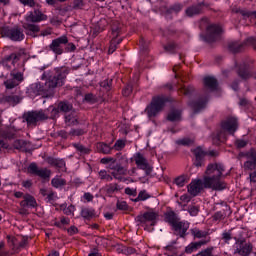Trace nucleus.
Returning a JSON list of instances; mask_svg holds the SVG:
<instances>
[{
  "instance_id": "f257e3e1",
  "label": "nucleus",
  "mask_w": 256,
  "mask_h": 256,
  "mask_svg": "<svg viewBox=\"0 0 256 256\" xmlns=\"http://www.w3.org/2000/svg\"><path fill=\"white\" fill-rule=\"evenodd\" d=\"M224 172L225 167L221 164H209L205 171L204 187L206 189H213L214 191H224V189H227V182L223 180Z\"/></svg>"
},
{
  "instance_id": "f03ea898",
  "label": "nucleus",
  "mask_w": 256,
  "mask_h": 256,
  "mask_svg": "<svg viewBox=\"0 0 256 256\" xmlns=\"http://www.w3.org/2000/svg\"><path fill=\"white\" fill-rule=\"evenodd\" d=\"M237 125L238 124L236 118H228L226 121L222 122V130L217 134L212 135V143L214 145H221V143H225V141H227V134L225 131L233 135V133L237 131Z\"/></svg>"
},
{
  "instance_id": "7ed1b4c3",
  "label": "nucleus",
  "mask_w": 256,
  "mask_h": 256,
  "mask_svg": "<svg viewBox=\"0 0 256 256\" xmlns=\"http://www.w3.org/2000/svg\"><path fill=\"white\" fill-rule=\"evenodd\" d=\"M169 99L165 96H154L152 98L151 103L146 107L145 113L148 115V117L151 119L153 117H157L161 111H163V108L165 107V103H167Z\"/></svg>"
},
{
  "instance_id": "20e7f679",
  "label": "nucleus",
  "mask_w": 256,
  "mask_h": 256,
  "mask_svg": "<svg viewBox=\"0 0 256 256\" xmlns=\"http://www.w3.org/2000/svg\"><path fill=\"white\" fill-rule=\"evenodd\" d=\"M68 73L66 68H58L56 75L46 81L44 91H51V89H55V87H63Z\"/></svg>"
},
{
  "instance_id": "39448f33",
  "label": "nucleus",
  "mask_w": 256,
  "mask_h": 256,
  "mask_svg": "<svg viewBox=\"0 0 256 256\" xmlns=\"http://www.w3.org/2000/svg\"><path fill=\"white\" fill-rule=\"evenodd\" d=\"M158 219L159 213L155 212L154 210L147 211L137 217V221L140 223V225H150L151 227L156 225Z\"/></svg>"
},
{
  "instance_id": "423d86ee",
  "label": "nucleus",
  "mask_w": 256,
  "mask_h": 256,
  "mask_svg": "<svg viewBox=\"0 0 256 256\" xmlns=\"http://www.w3.org/2000/svg\"><path fill=\"white\" fill-rule=\"evenodd\" d=\"M27 172L30 175H36V177H40V179H51V170L47 168H39L36 163H31L27 168Z\"/></svg>"
},
{
  "instance_id": "0eeeda50",
  "label": "nucleus",
  "mask_w": 256,
  "mask_h": 256,
  "mask_svg": "<svg viewBox=\"0 0 256 256\" xmlns=\"http://www.w3.org/2000/svg\"><path fill=\"white\" fill-rule=\"evenodd\" d=\"M69 43V38H67V35L60 36L52 41V43L49 45L50 51H53L55 55H63V46L67 45Z\"/></svg>"
},
{
  "instance_id": "6e6552de",
  "label": "nucleus",
  "mask_w": 256,
  "mask_h": 256,
  "mask_svg": "<svg viewBox=\"0 0 256 256\" xmlns=\"http://www.w3.org/2000/svg\"><path fill=\"white\" fill-rule=\"evenodd\" d=\"M223 33V28L216 24H211L207 27L206 41L208 43H213V41H219L221 39V34Z\"/></svg>"
},
{
  "instance_id": "1a4fd4ad",
  "label": "nucleus",
  "mask_w": 256,
  "mask_h": 256,
  "mask_svg": "<svg viewBox=\"0 0 256 256\" xmlns=\"http://www.w3.org/2000/svg\"><path fill=\"white\" fill-rule=\"evenodd\" d=\"M119 35H121V30L119 28L112 29L110 34L111 40L108 48V55H113V53L117 51V45H120V43L123 41V39L119 38Z\"/></svg>"
},
{
  "instance_id": "9d476101",
  "label": "nucleus",
  "mask_w": 256,
  "mask_h": 256,
  "mask_svg": "<svg viewBox=\"0 0 256 256\" xmlns=\"http://www.w3.org/2000/svg\"><path fill=\"white\" fill-rule=\"evenodd\" d=\"M26 23H41V21H47L48 17L46 14L39 10L30 11L25 15Z\"/></svg>"
},
{
  "instance_id": "9b49d317",
  "label": "nucleus",
  "mask_w": 256,
  "mask_h": 256,
  "mask_svg": "<svg viewBox=\"0 0 256 256\" xmlns=\"http://www.w3.org/2000/svg\"><path fill=\"white\" fill-rule=\"evenodd\" d=\"M134 161L138 169L145 171L146 175H151V171H152L151 166H149V162H147V159L143 156V154L136 153L134 155Z\"/></svg>"
},
{
  "instance_id": "f8f14e48",
  "label": "nucleus",
  "mask_w": 256,
  "mask_h": 256,
  "mask_svg": "<svg viewBox=\"0 0 256 256\" xmlns=\"http://www.w3.org/2000/svg\"><path fill=\"white\" fill-rule=\"evenodd\" d=\"M107 169H110L111 175L114 179L121 180L124 175H127V167H123L121 164H109Z\"/></svg>"
},
{
  "instance_id": "ddd939ff",
  "label": "nucleus",
  "mask_w": 256,
  "mask_h": 256,
  "mask_svg": "<svg viewBox=\"0 0 256 256\" xmlns=\"http://www.w3.org/2000/svg\"><path fill=\"white\" fill-rule=\"evenodd\" d=\"M45 119H47V116L43 111L30 112L26 116V121L28 125H35L38 121H45Z\"/></svg>"
},
{
  "instance_id": "4468645a",
  "label": "nucleus",
  "mask_w": 256,
  "mask_h": 256,
  "mask_svg": "<svg viewBox=\"0 0 256 256\" xmlns=\"http://www.w3.org/2000/svg\"><path fill=\"white\" fill-rule=\"evenodd\" d=\"M211 242V238H208L207 240H200L198 242H192L185 248V253L188 255H191V253H195L198 249H201L203 245H207V243Z\"/></svg>"
},
{
  "instance_id": "2eb2a0df",
  "label": "nucleus",
  "mask_w": 256,
  "mask_h": 256,
  "mask_svg": "<svg viewBox=\"0 0 256 256\" xmlns=\"http://www.w3.org/2000/svg\"><path fill=\"white\" fill-rule=\"evenodd\" d=\"M203 191V181L201 180H193L188 185V193L192 195V197H197L198 193H201Z\"/></svg>"
},
{
  "instance_id": "dca6fc26",
  "label": "nucleus",
  "mask_w": 256,
  "mask_h": 256,
  "mask_svg": "<svg viewBox=\"0 0 256 256\" xmlns=\"http://www.w3.org/2000/svg\"><path fill=\"white\" fill-rule=\"evenodd\" d=\"M20 207L25 209L27 207L35 208L37 207V200L31 194H25L23 200L20 202Z\"/></svg>"
},
{
  "instance_id": "f3484780",
  "label": "nucleus",
  "mask_w": 256,
  "mask_h": 256,
  "mask_svg": "<svg viewBox=\"0 0 256 256\" xmlns=\"http://www.w3.org/2000/svg\"><path fill=\"white\" fill-rule=\"evenodd\" d=\"M172 227L180 237H185V234L189 229V223L178 220Z\"/></svg>"
},
{
  "instance_id": "a211bd4d",
  "label": "nucleus",
  "mask_w": 256,
  "mask_h": 256,
  "mask_svg": "<svg viewBox=\"0 0 256 256\" xmlns=\"http://www.w3.org/2000/svg\"><path fill=\"white\" fill-rule=\"evenodd\" d=\"M247 157H248V159H250V161H246L244 163V167H245V169H249L250 171H253V169H255V167H256V150L251 149L247 153Z\"/></svg>"
},
{
  "instance_id": "6ab92c4d",
  "label": "nucleus",
  "mask_w": 256,
  "mask_h": 256,
  "mask_svg": "<svg viewBox=\"0 0 256 256\" xmlns=\"http://www.w3.org/2000/svg\"><path fill=\"white\" fill-rule=\"evenodd\" d=\"M190 232L194 239H202V241H207L208 239H211V237H209V232L205 230H201L199 228H192Z\"/></svg>"
},
{
  "instance_id": "aec40b11",
  "label": "nucleus",
  "mask_w": 256,
  "mask_h": 256,
  "mask_svg": "<svg viewBox=\"0 0 256 256\" xmlns=\"http://www.w3.org/2000/svg\"><path fill=\"white\" fill-rule=\"evenodd\" d=\"M8 37L12 41H23L25 39V34L19 28H13L8 31Z\"/></svg>"
},
{
  "instance_id": "412c9836",
  "label": "nucleus",
  "mask_w": 256,
  "mask_h": 256,
  "mask_svg": "<svg viewBox=\"0 0 256 256\" xmlns=\"http://www.w3.org/2000/svg\"><path fill=\"white\" fill-rule=\"evenodd\" d=\"M17 61H19V55L12 53L2 59V65L7 69H11V65H15Z\"/></svg>"
},
{
  "instance_id": "4be33fe9",
  "label": "nucleus",
  "mask_w": 256,
  "mask_h": 256,
  "mask_svg": "<svg viewBox=\"0 0 256 256\" xmlns=\"http://www.w3.org/2000/svg\"><path fill=\"white\" fill-rule=\"evenodd\" d=\"M23 29H25V31L28 32V35H31L32 37H37V35L35 34L41 31V28L39 27V25L31 24V22L24 23Z\"/></svg>"
},
{
  "instance_id": "5701e85b",
  "label": "nucleus",
  "mask_w": 256,
  "mask_h": 256,
  "mask_svg": "<svg viewBox=\"0 0 256 256\" xmlns=\"http://www.w3.org/2000/svg\"><path fill=\"white\" fill-rule=\"evenodd\" d=\"M193 153L196 157L194 165L196 167H201L203 165V157H205V152L203 151V149H201V147H198L193 150Z\"/></svg>"
},
{
  "instance_id": "b1692460",
  "label": "nucleus",
  "mask_w": 256,
  "mask_h": 256,
  "mask_svg": "<svg viewBox=\"0 0 256 256\" xmlns=\"http://www.w3.org/2000/svg\"><path fill=\"white\" fill-rule=\"evenodd\" d=\"M164 219L166 223H169V225H171V227H173L179 220L177 214H175L173 210H167L166 213L164 214Z\"/></svg>"
},
{
  "instance_id": "393cba45",
  "label": "nucleus",
  "mask_w": 256,
  "mask_h": 256,
  "mask_svg": "<svg viewBox=\"0 0 256 256\" xmlns=\"http://www.w3.org/2000/svg\"><path fill=\"white\" fill-rule=\"evenodd\" d=\"M253 251V246L251 244H242L237 248L236 253L241 256H249Z\"/></svg>"
},
{
  "instance_id": "a878e982",
  "label": "nucleus",
  "mask_w": 256,
  "mask_h": 256,
  "mask_svg": "<svg viewBox=\"0 0 256 256\" xmlns=\"http://www.w3.org/2000/svg\"><path fill=\"white\" fill-rule=\"evenodd\" d=\"M51 185L55 189H61V187H65L67 185V180L61 178V176H56L51 180Z\"/></svg>"
},
{
  "instance_id": "bb28decb",
  "label": "nucleus",
  "mask_w": 256,
  "mask_h": 256,
  "mask_svg": "<svg viewBox=\"0 0 256 256\" xmlns=\"http://www.w3.org/2000/svg\"><path fill=\"white\" fill-rule=\"evenodd\" d=\"M204 85L207 87V89H211L212 91H215L217 89V79L207 76L204 78Z\"/></svg>"
},
{
  "instance_id": "cd10ccee",
  "label": "nucleus",
  "mask_w": 256,
  "mask_h": 256,
  "mask_svg": "<svg viewBox=\"0 0 256 256\" xmlns=\"http://www.w3.org/2000/svg\"><path fill=\"white\" fill-rule=\"evenodd\" d=\"M96 149L98 153H103L104 155H109V153H111V146L103 142H98L96 144Z\"/></svg>"
},
{
  "instance_id": "c85d7f7f",
  "label": "nucleus",
  "mask_w": 256,
  "mask_h": 256,
  "mask_svg": "<svg viewBox=\"0 0 256 256\" xmlns=\"http://www.w3.org/2000/svg\"><path fill=\"white\" fill-rule=\"evenodd\" d=\"M81 216L84 219H93L96 216L95 209H93V208H84L81 211Z\"/></svg>"
},
{
  "instance_id": "c756f323",
  "label": "nucleus",
  "mask_w": 256,
  "mask_h": 256,
  "mask_svg": "<svg viewBox=\"0 0 256 256\" xmlns=\"http://www.w3.org/2000/svg\"><path fill=\"white\" fill-rule=\"evenodd\" d=\"M243 47H245V45H240L239 42H231L228 49L231 53H239V51H243Z\"/></svg>"
},
{
  "instance_id": "7c9ffc66",
  "label": "nucleus",
  "mask_w": 256,
  "mask_h": 256,
  "mask_svg": "<svg viewBox=\"0 0 256 256\" xmlns=\"http://www.w3.org/2000/svg\"><path fill=\"white\" fill-rule=\"evenodd\" d=\"M168 121H181V111L179 110H172L168 116Z\"/></svg>"
},
{
  "instance_id": "2f4dec72",
  "label": "nucleus",
  "mask_w": 256,
  "mask_h": 256,
  "mask_svg": "<svg viewBox=\"0 0 256 256\" xmlns=\"http://www.w3.org/2000/svg\"><path fill=\"white\" fill-rule=\"evenodd\" d=\"M58 109L62 111V113H69L73 109V105L69 104L68 102H60L58 104Z\"/></svg>"
},
{
  "instance_id": "473e14b6",
  "label": "nucleus",
  "mask_w": 256,
  "mask_h": 256,
  "mask_svg": "<svg viewBox=\"0 0 256 256\" xmlns=\"http://www.w3.org/2000/svg\"><path fill=\"white\" fill-rule=\"evenodd\" d=\"M65 121L67 125H77L79 123L77 116H75V112H73L71 115H67L65 117Z\"/></svg>"
},
{
  "instance_id": "72a5a7b5",
  "label": "nucleus",
  "mask_w": 256,
  "mask_h": 256,
  "mask_svg": "<svg viewBox=\"0 0 256 256\" xmlns=\"http://www.w3.org/2000/svg\"><path fill=\"white\" fill-rule=\"evenodd\" d=\"M175 185H177L178 187H185V183H187V175H181L178 176L175 180H174Z\"/></svg>"
},
{
  "instance_id": "f704fd0d",
  "label": "nucleus",
  "mask_w": 256,
  "mask_h": 256,
  "mask_svg": "<svg viewBox=\"0 0 256 256\" xmlns=\"http://www.w3.org/2000/svg\"><path fill=\"white\" fill-rule=\"evenodd\" d=\"M201 13V9H199V6H193L186 10V15L188 17H193V15H199Z\"/></svg>"
},
{
  "instance_id": "c9c22d12",
  "label": "nucleus",
  "mask_w": 256,
  "mask_h": 256,
  "mask_svg": "<svg viewBox=\"0 0 256 256\" xmlns=\"http://www.w3.org/2000/svg\"><path fill=\"white\" fill-rule=\"evenodd\" d=\"M4 85L6 89H15V87L19 85V82H17V80H14V78H12L4 81Z\"/></svg>"
},
{
  "instance_id": "e433bc0d",
  "label": "nucleus",
  "mask_w": 256,
  "mask_h": 256,
  "mask_svg": "<svg viewBox=\"0 0 256 256\" xmlns=\"http://www.w3.org/2000/svg\"><path fill=\"white\" fill-rule=\"evenodd\" d=\"M99 178L102 181H113V176L106 172V170H101L99 173Z\"/></svg>"
},
{
  "instance_id": "4c0bfd02",
  "label": "nucleus",
  "mask_w": 256,
  "mask_h": 256,
  "mask_svg": "<svg viewBox=\"0 0 256 256\" xmlns=\"http://www.w3.org/2000/svg\"><path fill=\"white\" fill-rule=\"evenodd\" d=\"M74 147H76L77 151H79L80 153H82L83 155H89V153H91V149L89 148H85L83 145L81 144H75Z\"/></svg>"
},
{
  "instance_id": "58836bf2",
  "label": "nucleus",
  "mask_w": 256,
  "mask_h": 256,
  "mask_svg": "<svg viewBox=\"0 0 256 256\" xmlns=\"http://www.w3.org/2000/svg\"><path fill=\"white\" fill-rule=\"evenodd\" d=\"M117 209L119 211H128L129 210V205H127V202L125 201H118L116 204Z\"/></svg>"
},
{
  "instance_id": "ea45409f",
  "label": "nucleus",
  "mask_w": 256,
  "mask_h": 256,
  "mask_svg": "<svg viewBox=\"0 0 256 256\" xmlns=\"http://www.w3.org/2000/svg\"><path fill=\"white\" fill-rule=\"evenodd\" d=\"M196 256H213V247H208L199 252Z\"/></svg>"
},
{
  "instance_id": "a19ab883",
  "label": "nucleus",
  "mask_w": 256,
  "mask_h": 256,
  "mask_svg": "<svg viewBox=\"0 0 256 256\" xmlns=\"http://www.w3.org/2000/svg\"><path fill=\"white\" fill-rule=\"evenodd\" d=\"M125 141L124 140H117L114 144V149L116 151H122V149H125Z\"/></svg>"
},
{
  "instance_id": "79ce46f5",
  "label": "nucleus",
  "mask_w": 256,
  "mask_h": 256,
  "mask_svg": "<svg viewBox=\"0 0 256 256\" xmlns=\"http://www.w3.org/2000/svg\"><path fill=\"white\" fill-rule=\"evenodd\" d=\"M213 221H223L225 219V212L218 211L213 216Z\"/></svg>"
},
{
  "instance_id": "37998d69",
  "label": "nucleus",
  "mask_w": 256,
  "mask_h": 256,
  "mask_svg": "<svg viewBox=\"0 0 256 256\" xmlns=\"http://www.w3.org/2000/svg\"><path fill=\"white\" fill-rule=\"evenodd\" d=\"M193 91V88L182 86L179 88L180 95H189Z\"/></svg>"
},
{
  "instance_id": "c03bdc74",
  "label": "nucleus",
  "mask_w": 256,
  "mask_h": 256,
  "mask_svg": "<svg viewBox=\"0 0 256 256\" xmlns=\"http://www.w3.org/2000/svg\"><path fill=\"white\" fill-rule=\"evenodd\" d=\"M189 201H191V196H189L188 194H184V195L180 196L179 205H187V203H189Z\"/></svg>"
},
{
  "instance_id": "a18cd8bd",
  "label": "nucleus",
  "mask_w": 256,
  "mask_h": 256,
  "mask_svg": "<svg viewBox=\"0 0 256 256\" xmlns=\"http://www.w3.org/2000/svg\"><path fill=\"white\" fill-rule=\"evenodd\" d=\"M107 193H115V191H119V186L115 183L109 184L106 186Z\"/></svg>"
},
{
  "instance_id": "49530a36",
  "label": "nucleus",
  "mask_w": 256,
  "mask_h": 256,
  "mask_svg": "<svg viewBox=\"0 0 256 256\" xmlns=\"http://www.w3.org/2000/svg\"><path fill=\"white\" fill-rule=\"evenodd\" d=\"M149 197H151L146 191H141L138 194V201H147V199H149Z\"/></svg>"
},
{
  "instance_id": "de8ad7c7",
  "label": "nucleus",
  "mask_w": 256,
  "mask_h": 256,
  "mask_svg": "<svg viewBox=\"0 0 256 256\" xmlns=\"http://www.w3.org/2000/svg\"><path fill=\"white\" fill-rule=\"evenodd\" d=\"M85 133H87V130L85 129H75L70 132V135L79 137L81 135H85Z\"/></svg>"
},
{
  "instance_id": "09e8293b",
  "label": "nucleus",
  "mask_w": 256,
  "mask_h": 256,
  "mask_svg": "<svg viewBox=\"0 0 256 256\" xmlns=\"http://www.w3.org/2000/svg\"><path fill=\"white\" fill-rule=\"evenodd\" d=\"M71 223V220L67 217H61L60 222H56L57 227H61V225H69Z\"/></svg>"
},
{
  "instance_id": "8fccbe9b",
  "label": "nucleus",
  "mask_w": 256,
  "mask_h": 256,
  "mask_svg": "<svg viewBox=\"0 0 256 256\" xmlns=\"http://www.w3.org/2000/svg\"><path fill=\"white\" fill-rule=\"evenodd\" d=\"M55 167H56L57 169H60V171H64V169H65V160H63V159H57V160H56Z\"/></svg>"
},
{
  "instance_id": "3c124183",
  "label": "nucleus",
  "mask_w": 256,
  "mask_h": 256,
  "mask_svg": "<svg viewBox=\"0 0 256 256\" xmlns=\"http://www.w3.org/2000/svg\"><path fill=\"white\" fill-rule=\"evenodd\" d=\"M100 163H102V165H107V163H110V165H115V159L111 157L102 158Z\"/></svg>"
},
{
  "instance_id": "603ef678",
  "label": "nucleus",
  "mask_w": 256,
  "mask_h": 256,
  "mask_svg": "<svg viewBox=\"0 0 256 256\" xmlns=\"http://www.w3.org/2000/svg\"><path fill=\"white\" fill-rule=\"evenodd\" d=\"M178 145H193V140L189 138H184V139L178 140Z\"/></svg>"
},
{
  "instance_id": "864d4df0",
  "label": "nucleus",
  "mask_w": 256,
  "mask_h": 256,
  "mask_svg": "<svg viewBox=\"0 0 256 256\" xmlns=\"http://www.w3.org/2000/svg\"><path fill=\"white\" fill-rule=\"evenodd\" d=\"M189 213L192 217H196V215L199 214V207L197 206H192L189 208Z\"/></svg>"
},
{
  "instance_id": "5fc2aeb1",
  "label": "nucleus",
  "mask_w": 256,
  "mask_h": 256,
  "mask_svg": "<svg viewBox=\"0 0 256 256\" xmlns=\"http://www.w3.org/2000/svg\"><path fill=\"white\" fill-rule=\"evenodd\" d=\"M222 239L225 243H229V241H231V239H232L231 233L230 232H223Z\"/></svg>"
},
{
  "instance_id": "6e6d98bb",
  "label": "nucleus",
  "mask_w": 256,
  "mask_h": 256,
  "mask_svg": "<svg viewBox=\"0 0 256 256\" xmlns=\"http://www.w3.org/2000/svg\"><path fill=\"white\" fill-rule=\"evenodd\" d=\"M11 77H13L12 79L17 81V83H21V81H23V74L21 73L11 74Z\"/></svg>"
},
{
  "instance_id": "4d7b16f0",
  "label": "nucleus",
  "mask_w": 256,
  "mask_h": 256,
  "mask_svg": "<svg viewBox=\"0 0 256 256\" xmlns=\"http://www.w3.org/2000/svg\"><path fill=\"white\" fill-rule=\"evenodd\" d=\"M22 5H27L28 7H35V0H19Z\"/></svg>"
},
{
  "instance_id": "13d9d810",
  "label": "nucleus",
  "mask_w": 256,
  "mask_h": 256,
  "mask_svg": "<svg viewBox=\"0 0 256 256\" xmlns=\"http://www.w3.org/2000/svg\"><path fill=\"white\" fill-rule=\"evenodd\" d=\"M238 75H239V77H241L242 79H249V77H250V74H249V71H247V70H243V71H239L238 72Z\"/></svg>"
},
{
  "instance_id": "bf43d9fd",
  "label": "nucleus",
  "mask_w": 256,
  "mask_h": 256,
  "mask_svg": "<svg viewBox=\"0 0 256 256\" xmlns=\"http://www.w3.org/2000/svg\"><path fill=\"white\" fill-rule=\"evenodd\" d=\"M85 101H87V103H95V96L93 94H86Z\"/></svg>"
},
{
  "instance_id": "052dcab7",
  "label": "nucleus",
  "mask_w": 256,
  "mask_h": 256,
  "mask_svg": "<svg viewBox=\"0 0 256 256\" xmlns=\"http://www.w3.org/2000/svg\"><path fill=\"white\" fill-rule=\"evenodd\" d=\"M83 5V0H74V9H81Z\"/></svg>"
},
{
  "instance_id": "680f3d73",
  "label": "nucleus",
  "mask_w": 256,
  "mask_h": 256,
  "mask_svg": "<svg viewBox=\"0 0 256 256\" xmlns=\"http://www.w3.org/2000/svg\"><path fill=\"white\" fill-rule=\"evenodd\" d=\"M53 33V30L51 28H47L45 30H42L40 35L41 37H47V35H51Z\"/></svg>"
},
{
  "instance_id": "e2e57ef3",
  "label": "nucleus",
  "mask_w": 256,
  "mask_h": 256,
  "mask_svg": "<svg viewBox=\"0 0 256 256\" xmlns=\"http://www.w3.org/2000/svg\"><path fill=\"white\" fill-rule=\"evenodd\" d=\"M75 211V206H69L67 209L64 210L65 215H73Z\"/></svg>"
},
{
  "instance_id": "0e129e2a",
  "label": "nucleus",
  "mask_w": 256,
  "mask_h": 256,
  "mask_svg": "<svg viewBox=\"0 0 256 256\" xmlns=\"http://www.w3.org/2000/svg\"><path fill=\"white\" fill-rule=\"evenodd\" d=\"M59 111H61V110L59 109V106H58L57 108H53V109L51 110V118H52V119H55V117H57V116L59 115Z\"/></svg>"
},
{
  "instance_id": "69168bd1",
  "label": "nucleus",
  "mask_w": 256,
  "mask_h": 256,
  "mask_svg": "<svg viewBox=\"0 0 256 256\" xmlns=\"http://www.w3.org/2000/svg\"><path fill=\"white\" fill-rule=\"evenodd\" d=\"M246 45H252V47H254V49H256V39L255 38H248Z\"/></svg>"
},
{
  "instance_id": "338daca9",
  "label": "nucleus",
  "mask_w": 256,
  "mask_h": 256,
  "mask_svg": "<svg viewBox=\"0 0 256 256\" xmlns=\"http://www.w3.org/2000/svg\"><path fill=\"white\" fill-rule=\"evenodd\" d=\"M47 163H48V165H51L52 167H55V165L57 163V158L49 157L47 159Z\"/></svg>"
},
{
  "instance_id": "774afa93",
  "label": "nucleus",
  "mask_w": 256,
  "mask_h": 256,
  "mask_svg": "<svg viewBox=\"0 0 256 256\" xmlns=\"http://www.w3.org/2000/svg\"><path fill=\"white\" fill-rule=\"evenodd\" d=\"M242 15H243V17H250V18L255 17V19H256V11L255 12H243Z\"/></svg>"
}]
</instances>
